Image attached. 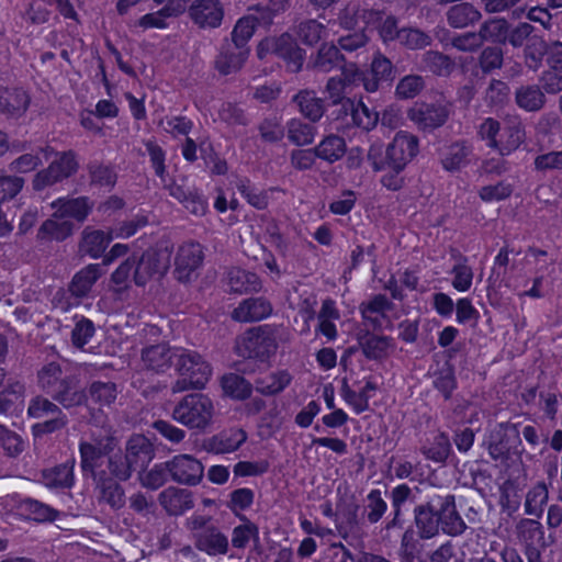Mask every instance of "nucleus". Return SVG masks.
<instances>
[{"mask_svg": "<svg viewBox=\"0 0 562 562\" xmlns=\"http://www.w3.org/2000/svg\"><path fill=\"white\" fill-rule=\"evenodd\" d=\"M38 387L63 408L87 405L88 395L77 376L66 374L58 362H49L37 372Z\"/></svg>", "mask_w": 562, "mask_h": 562, "instance_id": "obj_1", "label": "nucleus"}, {"mask_svg": "<svg viewBox=\"0 0 562 562\" xmlns=\"http://www.w3.org/2000/svg\"><path fill=\"white\" fill-rule=\"evenodd\" d=\"M171 254L165 249H148L140 257L132 256L112 273L116 285H125L132 278L138 286H144L154 278H161L170 267Z\"/></svg>", "mask_w": 562, "mask_h": 562, "instance_id": "obj_2", "label": "nucleus"}, {"mask_svg": "<svg viewBox=\"0 0 562 562\" xmlns=\"http://www.w3.org/2000/svg\"><path fill=\"white\" fill-rule=\"evenodd\" d=\"M175 370L179 378L171 385L172 393L202 390L212 375V367L202 355L182 347L176 353Z\"/></svg>", "mask_w": 562, "mask_h": 562, "instance_id": "obj_3", "label": "nucleus"}, {"mask_svg": "<svg viewBox=\"0 0 562 562\" xmlns=\"http://www.w3.org/2000/svg\"><path fill=\"white\" fill-rule=\"evenodd\" d=\"M214 414V403L206 394L191 393L175 405L171 417L189 429L204 431L212 425Z\"/></svg>", "mask_w": 562, "mask_h": 562, "instance_id": "obj_4", "label": "nucleus"}, {"mask_svg": "<svg viewBox=\"0 0 562 562\" xmlns=\"http://www.w3.org/2000/svg\"><path fill=\"white\" fill-rule=\"evenodd\" d=\"M235 349L243 358L268 361L278 349L276 331L267 325L252 327L236 339Z\"/></svg>", "mask_w": 562, "mask_h": 562, "instance_id": "obj_5", "label": "nucleus"}, {"mask_svg": "<svg viewBox=\"0 0 562 562\" xmlns=\"http://www.w3.org/2000/svg\"><path fill=\"white\" fill-rule=\"evenodd\" d=\"M344 75L349 82L362 83L366 91L375 92L379 89L380 82L394 79L395 71L392 61L378 53L371 63L370 72H363L355 64H350L349 68L344 69Z\"/></svg>", "mask_w": 562, "mask_h": 562, "instance_id": "obj_6", "label": "nucleus"}, {"mask_svg": "<svg viewBox=\"0 0 562 562\" xmlns=\"http://www.w3.org/2000/svg\"><path fill=\"white\" fill-rule=\"evenodd\" d=\"M257 54L259 58H263L267 54H273L282 58L292 72L300 71L305 59V52L286 33L279 37H269L261 41Z\"/></svg>", "mask_w": 562, "mask_h": 562, "instance_id": "obj_7", "label": "nucleus"}, {"mask_svg": "<svg viewBox=\"0 0 562 562\" xmlns=\"http://www.w3.org/2000/svg\"><path fill=\"white\" fill-rule=\"evenodd\" d=\"M419 139L417 136L400 131L385 149L387 168L398 175L417 156Z\"/></svg>", "mask_w": 562, "mask_h": 562, "instance_id": "obj_8", "label": "nucleus"}, {"mask_svg": "<svg viewBox=\"0 0 562 562\" xmlns=\"http://www.w3.org/2000/svg\"><path fill=\"white\" fill-rule=\"evenodd\" d=\"M160 182L169 195L181 203L188 212L195 216H203L206 213V199L195 187L188 186L184 178L173 179L166 175L165 180Z\"/></svg>", "mask_w": 562, "mask_h": 562, "instance_id": "obj_9", "label": "nucleus"}, {"mask_svg": "<svg viewBox=\"0 0 562 562\" xmlns=\"http://www.w3.org/2000/svg\"><path fill=\"white\" fill-rule=\"evenodd\" d=\"M450 106L446 103L415 102L407 111V117L423 132H432L449 119Z\"/></svg>", "mask_w": 562, "mask_h": 562, "instance_id": "obj_10", "label": "nucleus"}, {"mask_svg": "<svg viewBox=\"0 0 562 562\" xmlns=\"http://www.w3.org/2000/svg\"><path fill=\"white\" fill-rule=\"evenodd\" d=\"M204 259L203 247L196 241L179 246L175 257V277L180 282H189L201 268Z\"/></svg>", "mask_w": 562, "mask_h": 562, "instance_id": "obj_11", "label": "nucleus"}, {"mask_svg": "<svg viewBox=\"0 0 562 562\" xmlns=\"http://www.w3.org/2000/svg\"><path fill=\"white\" fill-rule=\"evenodd\" d=\"M439 517L440 530L450 537L461 536L468 528L459 514L456 497L452 494L434 495Z\"/></svg>", "mask_w": 562, "mask_h": 562, "instance_id": "obj_12", "label": "nucleus"}, {"mask_svg": "<svg viewBox=\"0 0 562 562\" xmlns=\"http://www.w3.org/2000/svg\"><path fill=\"white\" fill-rule=\"evenodd\" d=\"M203 474V464L191 454H178L169 460V475L179 484L194 486L201 482Z\"/></svg>", "mask_w": 562, "mask_h": 562, "instance_id": "obj_13", "label": "nucleus"}, {"mask_svg": "<svg viewBox=\"0 0 562 562\" xmlns=\"http://www.w3.org/2000/svg\"><path fill=\"white\" fill-rule=\"evenodd\" d=\"M189 16L201 29H216L224 19V5L221 0H194Z\"/></svg>", "mask_w": 562, "mask_h": 562, "instance_id": "obj_14", "label": "nucleus"}, {"mask_svg": "<svg viewBox=\"0 0 562 562\" xmlns=\"http://www.w3.org/2000/svg\"><path fill=\"white\" fill-rule=\"evenodd\" d=\"M414 526L422 540H429L440 533V524L434 496L426 503L415 506Z\"/></svg>", "mask_w": 562, "mask_h": 562, "instance_id": "obj_15", "label": "nucleus"}, {"mask_svg": "<svg viewBox=\"0 0 562 562\" xmlns=\"http://www.w3.org/2000/svg\"><path fill=\"white\" fill-rule=\"evenodd\" d=\"M95 480V497L99 504H105L113 510L125 506V492L121 484L106 475L104 471L98 473Z\"/></svg>", "mask_w": 562, "mask_h": 562, "instance_id": "obj_16", "label": "nucleus"}, {"mask_svg": "<svg viewBox=\"0 0 562 562\" xmlns=\"http://www.w3.org/2000/svg\"><path fill=\"white\" fill-rule=\"evenodd\" d=\"M178 348L179 347H170L166 342L150 345L143 349L142 362L147 370L162 373L171 366L175 367Z\"/></svg>", "mask_w": 562, "mask_h": 562, "instance_id": "obj_17", "label": "nucleus"}, {"mask_svg": "<svg viewBox=\"0 0 562 562\" xmlns=\"http://www.w3.org/2000/svg\"><path fill=\"white\" fill-rule=\"evenodd\" d=\"M115 447L116 442L112 437L98 439L94 442H80L79 451L82 471L94 472L100 465L101 459L112 453Z\"/></svg>", "mask_w": 562, "mask_h": 562, "instance_id": "obj_18", "label": "nucleus"}, {"mask_svg": "<svg viewBox=\"0 0 562 562\" xmlns=\"http://www.w3.org/2000/svg\"><path fill=\"white\" fill-rule=\"evenodd\" d=\"M249 53L250 48H241L225 41L215 58V69L223 76L236 74L245 65Z\"/></svg>", "mask_w": 562, "mask_h": 562, "instance_id": "obj_19", "label": "nucleus"}, {"mask_svg": "<svg viewBox=\"0 0 562 562\" xmlns=\"http://www.w3.org/2000/svg\"><path fill=\"white\" fill-rule=\"evenodd\" d=\"M246 440L247 434L245 430L231 428L204 440L203 447L207 452L224 454L238 450Z\"/></svg>", "mask_w": 562, "mask_h": 562, "instance_id": "obj_20", "label": "nucleus"}, {"mask_svg": "<svg viewBox=\"0 0 562 562\" xmlns=\"http://www.w3.org/2000/svg\"><path fill=\"white\" fill-rule=\"evenodd\" d=\"M194 547L211 557L225 555L229 550V541L218 527L212 525L196 532Z\"/></svg>", "mask_w": 562, "mask_h": 562, "instance_id": "obj_21", "label": "nucleus"}, {"mask_svg": "<svg viewBox=\"0 0 562 562\" xmlns=\"http://www.w3.org/2000/svg\"><path fill=\"white\" fill-rule=\"evenodd\" d=\"M158 502L169 516H180L194 506L192 492L175 486L160 492Z\"/></svg>", "mask_w": 562, "mask_h": 562, "instance_id": "obj_22", "label": "nucleus"}, {"mask_svg": "<svg viewBox=\"0 0 562 562\" xmlns=\"http://www.w3.org/2000/svg\"><path fill=\"white\" fill-rule=\"evenodd\" d=\"M272 313L271 303L262 297H248L243 300L232 312V318L240 323L259 322Z\"/></svg>", "mask_w": 562, "mask_h": 562, "instance_id": "obj_23", "label": "nucleus"}, {"mask_svg": "<svg viewBox=\"0 0 562 562\" xmlns=\"http://www.w3.org/2000/svg\"><path fill=\"white\" fill-rule=\"evenodd\" d=\"M359 346L363 356L369 360L381 361L389 357L395 348L394 339L366 331L359 337Z\"/></svg>", "mask_w": 562, "mask_h": 562, "instance_id": "obj_24", "label": "nucleus"}, {"mask_svg": "<svg viewBox=\"0 0 562 562\" xmlns=\"http://www.w3.org/2000/svg\"><path fill=\"white\" fill-rule=\"evenodd\" d=\"M350 115L353 125L364 130L371 131L379 122V114L370 110L362 101L346 100L345 108L339 110L337 117Z\"/></svg>", "mask_w": 562, "mask_h": 562, "instance_id": "obj_25", "label": "nucleus"}, {"mask_svg": "<svg viewBox=\"0 0 562 562\" xmlns=\"http://www.w3.org/2000/svg\"><path fill=\"white\" fill-rule=\"evenodd\" d=\"M113 239V234L101 229L86 227L81 234L79 249L82 254L97 259L103 255L109 244Z\"/></svg>", "mask_w": 562, "mask_h": 562, "instance_id": "obj_26", "label": "nucleus"}, {"mask_svg": "<svg viewBox=\"0 0 562 562\" xmlns=\"http://www.w3.org/2000/svg\"><path fill=\"white\" fill-rule=\"evenodd\" d=\"M123 454L133 470L136 471L143 469L151 461L154 450L151 443L144 436L136 435L130 438Z\"/></svg>", "mask_w": 562, "mask_h": 562, "instance_id": "obj_27", "label": "nucleus"}, {"mask_svg": "<svg viewBox=\"0 0 562 562\" xmlns=\"http://www.w3.org/2000/svg\"><path fill=\"white\" fill-rule=\"evenodd\" d=\"M75 460L42 471V482L49 488H70L75 483Z\"/></svg>", "mask_w": 562, "mask_h": 562, "instance_id": "obj_28", "label": "nucleus"}, {"mask_svg": "<svg viewBox=\"0 0 562 562\" xmlns=\"http://www.w3.org/2000/svg\"><path fill=\"white\" fill-rule=\"evenodd\" d=\"M30 104L27 93L21 89H0V114L7 117L22 116Z\"/></svg>", "mask_w": 562, "mask_h": 562, "instance_id": "obj_29", "label": "nucleus"}, {"mask_svg": "<svg viewBox=\"0 0 562 562\" xmlns=\"http://www.w3.org/2000/svg\"><path fill=\"white\" fill-rule=\"evenodd\" d=\"M516 105L526 112H539L547 103V98L538 85H522L515 90Z\"/></svg>", "mask_w": 562, "mask_h": 562, "instance_id": "obj_30", "label": "nucleus"}, {"mask_svg": "<svg viewBox=\"0 0 562 562\" xmlns=\"http://www.w3.org/2000/svg\"><path fill=\"white\" fill-rule=\"evenodd\" d=\"M52 205L56 209L55 216L61 218L69 217L78 222H83L92 209V205L89 203V199L86 196L59 199Z\"/></svg>", "mask_w": 562, "mask_h": 562, "instance_id": "obj_31", "label": "nucleus"}, {"mask_svg": "<svg viewBox=\"0 0 562 562\" xmlns=\"http://www.w3.org/2000/svg\"><path fill=\"white\" fill-rule=\"evenodd\" d=\"M293 376L288 370H277L258 378L255 382L257 392L266 396H273L285 390Z\"/></svg>", "mask_w": 562, "mask_h": 562, "instance_id": "obj_32", "label": "nucleus"}, {"mask_svg": "<svg viewBox=\"0 0 562 562\" xmlns=\"http://www.w3.org/2000/svg\"><path fill=\"white\" fill-rule=\"evenodd\" d=\"M349 67L350 64L347 65L345 63V58L340 54L338 46L333 44H323L314 61V68L321 72H329L339 68L341 69V75H344V69Z\"/></svg>", "mask_w": 562, "mask_h": 562, "instance_id": "obj_33", "label": "nucleus"}, {"mask_svg": "<svg viewBox=\"0 0 562 562\" xmlns=\"http://www.w3.org/2000/svg\"><path fill=\"white\" fill-rule=\"evenodd\" d=\"M101 274L102 271L100 265L90 263L86 266L74 276L69 284V292L76 297L86 296Z\"/></svg>", "mask_w": 562, "mask_h": 562, "instance_id": "obj_34", "label": "nucleus"}, {"mask_svg": "<svg viewBox=\"0 0 562 562\" xmlns=\"http://www.w3.org/2000/svg\"><path fill=\"white\" fill-rule=\"evenodd\" d=\"M300 112L310 121L317 122L325 112L324 100L318 98L315 91L301 90L293 97Z\"/></svg>", "mask_w": 562, "mask_h": 562, "instance_id": "obj_35", "label": "nucleus"}, {"mask_svg": "<svg viewBox=\"0 0 562 562\" xmlns=\"http://www.w3.org/2000/svg\"><path fill=\"white\" fill-rule=\"evenodd\" d=\"M419 69L436 76L447 77L453 71L454 63L449 56L440 52L428 50L420 57Z\"/></svg>", "mask_w": 562, "mask_h": 562, "instance_id": "obj_36", "label": "nucleus"}, {"mask_svg": "<svg viewBox=\"0 0 562 562\" xmlns=\"http://www.w3.org/2000/svg\"><path fill=\"white\" fill-rule=\"evenodd\" d=\"M482 18L480 10L469 2H462L449 8L447 21L454 29H463L474 24Z\"/></svg>", "mask_w": 562, "mask_h": 562, "instance_id": "obj_37", "label": "nucleus"}, {"mask_svg": "<svg viewBox=\"0 0 562 562\" xmlns=\"http://www.w3.org/2000/svg\"><path fill=\"white\" fill-rule=\"evenodd\" d=\"M517 532L519 539L527 547H542L546 548L544 530L542 525L535 519H521L517 525Z\"/></svg>", "mask_w": 562, "mask_h": 562, "instance_id": "obj_38", "label": "nucleus"}, {"mask_svg": "<svg viewBox=\"0 0 562 562\" xmlns=\"http://www.w3.org/2000/svg\"><path fill=\"white\" fill-rule=\"evenodd\" d=\"M420 451L426 459L437 463H443L451 452L449 437L443 432H439L435 435L432 439H428L420 448Z\"/></svg>", "mask_w": 562, "mask_h": 562, "instance_id": "obj_39", "label": "nucleus"}, {"mask_svg": "<svg viewBox=\"0 0 562 562\" xmlns=\"http://www.w3.org/2000/svg\"><path fill=\"white\" fill-rule=\"evenodd\" d=\"M19 510L21 514L37 522L54 521L58 512L47 504L33 498H25L20 502Z\"/></svg>", "mask_w": 562, "mask_h": 562, "instance_id": "obj_40", "label": "nucleus"}, {"mask_svg": "<svg viewBox=\"0 0 562 562\" xmlns=\"http://www.w3.org/2000/svg\"><path fill=\"white\" fill-rule=\"evenodd\" d=\"M509 23L504 18H491L484 21L479 30L483 44H503L507 41Z\"/></svg>", "mask_w": 562, "mask_h": 562, "instance_id": "obj_41", "label": "nucleus"}, {"mask_svg": "<svg viewBox=\"0 0 562 562\" xmlns=\"http://www.w3.org/2000/svg\"><path fill=\"white\" fill-rule=\"evenodd\" d=\"M288 139L296 146H305L313 143L316 135V127L302 121L301 119H291L285 126Z\"/></svg>", "mask_w": 562, "mask_h": 562, "instance_id": "obj_42", "label": "nucleus"}, {"mask_svg": "<svg viewBox=\"0 0 562 562\" xmlns=\"http://www.w3.org/2000/svg\"><path fill=\"white\" fill-rule=\"evenodd\" d=\"M317 158H321L329 164L339 160L346 153V142L338 135L330 134L326 136L314 148Z\"/></svg>", "mask_w": 562, "mask_h": 562, "instance_id": "obj_43", "label": "nucleus"}, {"mask_svg": "<svg viewBox=\"0 0 562 562\" xmlns=\"http://www.w3.org/2000/svg\"><path fill=\"white\" fill-rule=\"evenodd\" d=\"M549 499V491L544 482H538L526 494L525 513L540 517Z\"/></svg>", "mask_w": 562, "mask_h": 562, "instance_id": "obj_44", "label": "nucleus"}, {"mask_svg": "<svg viewBox=\"0 0 562 562\" xmlns=\"http://www.w3.org/2000/svg\"><path fill=\"white\" fill-rule=\"evenodd\" d=\"M258 23H262L261 16L259 19L252 15L240 18L231 33L232 40L228 43L241 48H249L248 42L252 37Z\"/></svg>", "mask_w": 562, "mask_h": 562, "instance_id": "obj_45", "label": "nucleus"}, {"mask_svg": "<svg viewBox=\"0 0 562 562\" xmlns=\"http://www.w3.org/2000/svg\"><path fill=\"white\" fill-rule=\"evenodd\" d=\"M228 284L231 290L236 293L258 291L260 289V281L257 274L238 268L229 271Z\"/></svg>", "mask_w": 562, "mask_h": 562, "instance_id": "obj_46", "label": "nucleus"}, {"mask_svg": "<svg viewBox=\"0 0 562 562\" xmlns=\"http://www.w3.org/2000/svg\"><path fill=\"white\" fill-rule=\"evenodd\" d=\"M525 139V131L520 124L506 126L501 134L496 149L502 156L515 151Z\"/></svg>", "mask_w": 562, "mask_h": 562, "instance_id": "obj_47", "label": "nucleus"}, {"mask_svg": "<svg viewBox=\"0 0 562 562\" xmlns=\"http://www.w3.org/2000/svg\"><path fill=\"white\" fill-rule=\"evenodd\" d=\"M88 400L90 398L99 406H109L116 400V384L111 381H93L88 389Z\"/></svg>", "mask_w": 562, "mask_h": 562, "instance_id": "obj_48", "label": "nucleus"}, {"mask_svg": "<svg viewBox=\"0 0 562 562\" xmlns=\"http://www.w3.org/2000/svg\"><path fill=\"white\" fill-rule=\"evenodd\" d=\"M24 385L20 382L10 383L0 392V414L18 411L23 404Z\"/></svg>", "mask_w": 562, "mask_h": 562, "instance_id": "obj_49", "label": "nucleus"}, {"mask_svg": "<svg viewBox=\"0 0 562 562\" xmlns=\"http://www.w3.org/2000/svg\"><path fill=\"white\" fill-rule=\"evenodd\" d=\"M432 385L438 390L445 400H449L457 389V379L453 367L446 362L432 375Z\"/></svg>", "mask_w": 562, "mask_h": 562, "instance_id": "obj_50", "label": "nucleus"}, {"mask_svg": "<svg viewBox=\"0 0 562 562\" xmlns=\"http://www.w3.org/2000/svg\"><path fill=\"white\" fill-rule=\"evenodd\" d=\"M387 509V504L380 490H371L366 498L363 518L371 525L381 520Z\"/></svg>", "mask_w": 562, "mask_h": 562, "instance_id": "obj_51", "label": "nucleus"}, {"mask_svg": "<svg viewBox=\"0 0 562 562\" xmlns=\"http://www.w3.org/2000/svg\"><path fill=\"white\" fill-rule=\"evenodd\" d=\"M222 387L225 394L236 400L249 397L252 391L251 384L244 376L235 373H229L222 378Z\"/></svg>", "mask_w": 562, "mask_h": 562, "instance_id": "obj_52", "label": "nucleus"}, {"mask_svg": "<svg viewBox=\"0 0 562 562\" xmlns=\"http://www.w3.org/2000/svg\"><path fill=\"white\" fill-rule=\"evenodd\" d=\"M452 286L459 292L470 290L473 281V270L468 265V258L459 255L456 265L452 267Z\"/></svg>", "mask_w": 562, "mask_h": 562, "instance_id": "obj_53", "label": "nucleus"}, {"mask_svg": "<svg viewBox=\"0 0 562 562\" xmlns=\"http://www.w3.org/2000/svg\"><path fill=\"white\" fill-rule=\"evenodd\" d=\"M317 296L312 292H305L301 295L297 304V316L302 319L301 334H308L311 330V322L316 315Z\"/></svg>", "mask_w": 562, "mask_h": 562, "instance_id": "obj_54", "label": "nucleus"}, {"mask_svg": "<svg viewBox=\"0 0 562 562\" xmlns=\"http://www.w3.org/2000/svg\"><path fill=\"white\" fill-rule=\"evenodd\" d=\"M61 411L63 407L50 397L37 395L30 401L27 415L31 418L40 419L48 415L59 414Z\"/></svg>", "mask_w": 562, "mask_h": 562, "instance_id": "obj_55", "label": "nucleus"}, {"mask_svg": "<svg viewBox=\"0 0 562 562\" xmlns=\"http://www.w3.org/2000/svg\"><path fill=\"white\" fill-rule=\"evenodd\" d=\"M236 188L247 202L258 210H265L268 206V194L252 184L248 179H240Z\"/></svg>", "mask_w": 562, "mask_h": 562, "instance_id": "obj_56", "label": "nucleus"}, {"mask_svg": "<svg viewBox=\"0 0 562 562\" xmlns=\"http://www.w3.org/2000/svg\"><path fill=\"white\" fill-rule=\"evenodd\" d=\"M92 184L112 189L116 183V173L110 166L101 162H91L88 167Z\"/></svg>", "mask_w": 562, "mask_h": 562, "instance_id": "obj_57", "label": "nucleus"}, {"mask_svg": "<svg viewBox=\"0 0 562 562\" xmlns=\"http://www.w3.org/2000/svg\"><path fill=\"white\" fill-rule=\"evenodd\" d=\"M183 11H184V5L181 3H179L177 5V8H171L170 4H168L165 8H162L161 10H159L158 12L148 13V14L143 15L138 21V25L145 30L150 29V27L165 29L167 25L165 22V19L167 16H171L173 14H179Z\"/></svg>", "mask_w": 562, "mask_h": 562, "instance_id": "obj_58", "label": "nucleus"}, {"mask_svg": "<svg viewBox=\"0 0 562 562\" xmlns=\"http://www.w3.org/2000/svg\"><path fill=\"white\" fill-rule=\"evenodd\" d=\"M352 85L353 83L347 80L345 75H341V77L329 78L326 83L327 99L333 105H340L339 110H342L345 108V101L351 100L345 95V90L348 86Z\"/></svg>", "mask_w": 562, "mask_h": 562, "instance_id": "obj_59", "label": "nucleus"}, {"mask_svg": "<svg viewBox=\"0 0 562 562\" xmlns=\"http://www.w3.org/2000/svg\"><path fill=\"white\" fill-rule=\"evenodd\" d=\"M425 88V80L419 75H407L403 77L395 89L398 99L407 100L418 95Z\"/></svg>", "mask_w": 562, "mask_h": 562, "instance_id": "obj_60", "label": "nucleus"}, {"mask_svg": "<svg viewBox=\"0 0 562 562\" xmlns=\"http://www.w3.org/2000/svg\"><path fill=\"white\" fill-rule=\"evenodd\" d=\"M429 34L413 27L401 29L398 43L408 49H423L431 44Z\"/></svg>", "mask_w": 562, "mask_h": 562, "instance_id": "obj_61", "label": "nucleus"}, {"mask_svg": "<svg viewBox=\"0 0 562 562\" xmlns=\"http://www.w3.org/2000/svg\"><path fill=\"white\" fill-rule=\"evenodd\" d=\"M547 52V43L541 38L531 40L524 48L525 64L530 70H538Z\"/></svg>", "mask_w": 562, "mask_h": 562, "instance_id": "obj_62", "label": "nucleus"}, {"mask_svg": "<svg viewBox=\"0 0 562 562\" xmlns=\"http://www.w3.org/2000/svg\"><path fill=\"white\" fill-rule=\"evenodd\" d=\"M108 470L113 479L119 481H127L134 472L133 468L122 451L112 452L109 454Z\"/></svg>", "mask_w": 562, "mask_h": 562, "instance_id": "obj_63", "label": "nucleus"}, {"mask_svg": "<svg viewBox=\"0 0 562 562\" xmlns=\"http://www.w3.org/2000/svg\"><path fill=\"white\" fill-rule=\"evenodd\" d=\"M0 445L8 457H18L24 450L21 436L0 424Z\"/></svg>", "mask_w": 562, "mask_h": 562, "instance_id": "obj_64", "label": "nucleus"}]
</instances>
